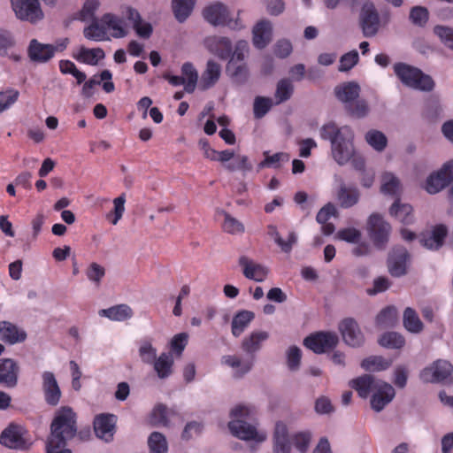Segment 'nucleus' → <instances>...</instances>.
Returning <instances> with one entry per match:
<instances>
[{"instance_id": "nucleus-35", "label": "nucleus", "mask_w": 453, "mask_h": 453, "mask_svg": "<svg viewBox=\"0 0 453 453\" xmlns=\"http://www.w3.org/2000/svg\"><path fill=\"white\" fill-rule=\"evenodd\" d=\"M337 198L342 207L349 208L358 202L359 193L357 188L342 184L338 189Z\"/></svg>"}, {"instance_id": "nucleus-43", "label": "nucleus", "mask_w": 453, "mask_h": 453, "mask_svg": "<svg viewBox=\"0 0 453 453\" xmlns=\"http://www.w3.org/2000/svg\"><path fill=\"white\" fill-rule=\"evenodd\" d=\"M379 343L388 349H402L405 344V340L399 333L387 332L381 335Z\"/></svg>"}, {"instance_id": "nucleus-17", "label": "nucleus", "mask_w": 453, "mask_h": 453, "mask_svg": "<svg viewBox=\"0 0 453 453\" xmlns=\"http://www.w3.org/2000/svg\"><path fill=\"white\" fill-rule=\"evenodd\" d=\"M22 426L11 424L1 434L0 443L10 449H26L27 441Z\"/></svg>"}, {"instance_id": "nucleus-12", "label": "nucleus", "mask_w": 453, "mask_h": 453, "mask_svg": "<svg viewBox=\"0 0 453 453\" xmlns=\"http://www.w3.org/2000/svg\"><path fill=\"white\" fill-rule=\"evenodd\" d=\"M338 329L342 334L343 342L353 348L361 346L365 342V336L357 322L347 318L339 323Z\"/></svg>"}, {"instance_id": "nucleus-58", "label": "nucleus", "mask_w": 453, "mask_h": 453, "mask_svg": "<svg viewBox=\"0 0 453 453\" xmlns=\"http://www.w3.org/2000/svg\"><path fill=\"white\" fill-rule=\"evenodd\" d=\"M273 101L269 97L257 96L254 100L253 112L256 119L263 118L271 109Z\"/></svg>"}, {"instance_id": "nucleus-64", "label": "nucleus", "mask_w": 453, "mask_h": 453, "mask_svg": "<svg viewBox=\"0 0 453 453\" xmlns=\"http://www.w3.org/2000/svg\"><path fill=\"white\" fill-rule=\"evenodd\" d=\"M359 57L357 50H351L341 57L339 71L347 72L355 66L358 62Z\"/></svg>"}, {"instance_id": "nucleus-4", "label": "nucleus", "mask_w": 453, "mask_h": 453, "mask_svg": "<svg viewBox=\"0 0 453 453\" xmlns=\"http://www.w3.org/2000/svg\"><path fill=\"white\" fill-rule=\"evenodd\" d=\"M77 432L76 415L68 406H64L56 411L50 426L49 437V453L55 448L65 446L66 441L74 437Z\"/></svg>"}, {"instance_id": "nucleus-1", "label": "nucleus", "mask_w": 453, "mask_h": 453, "mask_svg": "<svg viewBox=\"0 0 453 453\" xmlns=\"http://www.w3.org/2000/svg\"><path fill=\"white\" fill-rule=\"evenodd\" d=\"M320 136L324 140L330 141L333 157L340 165L351 161L356 170L365 172V158L356 153L354 133L349 127H339L336 124L330 122L321 127Z\"/></svg>"}, {"instance_id": "nucleus-36", "label": "nucleus", "mask_w": 453, "mask_h": 453, "mask_svg": "<svg viewBox=\"0 0 453 453\" xmlns=\"http://www.w3.org/2000/svg\"><path fill=\"white\" fill-rule=\"evenodd\" d=\"M390 214L403 224L412 223V207L408 203H401L396 200L390 207Z\"/></svg>"}, {"instance_id": "nucleus-22", "label": "nucleus", "mask_w": 453, "mask_h": 453, "mask_svg": "<svg viewBox=\"0 0 453 453\" xmlns=\"http://www.w3.org/2000/svg\"><path fill=\"white\" fill-rule=\"evenodd\" d=\"M27 332L10 321H0V341L9 345L21 343L27 339Z\"/></svg>"}, {"instance_id": "nucleus-9", "label": "nucleus", "mask_w": 453, "mask_h": 453, "mask_svg": "<svg viewBox=\"0 0 453 453\" xmlns=\"http://www.w3.org/2000/svg\"><path fill=\"white\" fill-rule=\"evenodd\" d=\"M203 15L206 21L214 26L223 25L234 29L241 27L238 19L234 20L231 19L226 6L221 3H216L207 6L204 8Z\"/></svg>"}, {"instance_id": "nucleus-29", "label": "nucleus", "mask_w": 453, "mask_h": 453, "mask_svg": "<svg viewBox=\"0 0 453 453\" xmlns=\"http://www.w3.org/2000/svg\"><path fill=\"white\" fill-rule=\"evenodd\" d=\"M221 73V67L219 64L214 60H209L206 64V68L203 71L201 78V87L203 89H208L213 87L219 80Z\"/></svg>"}, {"instance_id": "nucleus-5", "label": "nucleus", "mask_w": 453, "mask_h": 453, "mask_svg": "<svg viewBox=\"0 0 453 453\" xmlns=\"http://www.w3.org/2000/svg\"><path fill=\"white\" fill-rule=\"evenodd\" d=\"M394 72L402 83L407 87L422 91L434 89L433 79L415 66L399 62L394 65Z\"/></svg>"}, {"instance_id": "nucleus-63", "label": "nucleus", "mask_w": 453, "mask_h": 453, "mask_svg": "<svg viewBox=\"0 0 453 453\" xmlns=\"http://www.w3.org/2000/svg\"><path fill=\"white\" fill-rule=\"evenodd\" d=\"M188 342V334L187 333H180L175 334L170 341L171 350L178 356H180L185 349Z\"/></svg>"}, {"instance_id": "nucleus-55", "label": "nucleus", "mask_w": 453, "mask_h": 453, "mask_svg": "<svg viewBox=\"0 0 453 453\" xmlns=\"http://www.w3.org/2000/svg\"><path fill=\"white\" fill-rule=\"evenodd\" d=\"M84 36L91 41L100 42L106 39L105 27L100 26L96 19L84 28Z\"/></svg>"}, {"instance_id": "nucleus-34", "label": "nucleus", "mask_w": 453, "mask_h": 453, "mask_svg": "<svg viewBox=\"0 0 453 453\" xmlns=\"http://www.w3.org/2000/svg\"><path fill=\"white\" fill-rule=\"evenodd\" d=\"M254 318L255 314L250 311L244 310L238 312L232 320V334L235 337L240 336Z\"/></svg>"}, {"instance_id": "nucleus-49", "label": "nucleus", "mask_w": 453, "mask_h": 453, "mask_svg": "<svg viewBox=\"0 0 453 453\" xmlns=\"http://www.w3.org/2000/svg\"><path fill=\"white\" fill-rule=\"evenodd\" d=\"M333 218H338V211L334 204L328 203L319 210L316 219L323 226H334L332 222H328Z\"/></svg>"}, {"instance_id": "nucleus-15", "label": "nucleus", "mask_w": 453, "mask_h": 453, "mask_svg": "<svg viewBox=\"0 0 453 453\" xmlns=\"http://www.w3.org/2000/svg\"><path fill=\"white\" fill-rule=\"evenodd\" d=\"M335 237L349 243L357 244L352 253L357 256H365L369 253V247L363 241L361 232L357 228H339Z\"/></svg>"}, {"instance_id": "nucleus-47", "label": "nucleus", "mask_w": 453, "mask_h": 453, "mask_svg": "<svg viewBox=\"0 0 453 453\" xmlns=\"http://www.w3.org/2000/svg\"><path fill=\"white\" fill-rule=\"evenodd\" d=\"M365 141L377 151L384 150L388 144L386 135L382 132L374 129L365 134Z\"/></svg>"}, {"instance_id": "nucleus-42", "label": "nucleus", "mask_w": 453, "mask_h": 453, "mask_svg": "<svg viewBox=\"0 0 453 453\" xmlns=\"http://www.w3.org/2000/svg\"><path fill=\"white\" fill-rule=\"evenodd\" d=\"M403 326L405 329L412 334H418L423 330V323L417 312L408 307L403 312Z\"/></svg>"}, {"instance_id": "nucleus-3", "label": "nucleus", "mask_w": 453, "mask_h": 453, "mask_svg": "<svg viewBox=\"0 0 453 453\" xmlns=\"http://www.w3.org/2000/svg\"><path fill=\"white\" fill-rule=\"evenodd\" d=\"M255 414V409L249 405H236L231 410L228 422L230 433L236 438L242 441H255L263 442L266 440L267 434L264 431H258L255 425L246 422V418Z\"/></svg>"}, {"instance_id": "nucleus-31", "label": "nucleus", "mask_w": 453, "mask_h": 453, "mask_svg": "<svg viewBox=\"0 0 453 453\" xmlns=\"http://www.w3.org/2000/svg\"><path fill=\"white\" fill-rule=\"evenodd\" d=\"M360 87L356 82H347L334 89L336 97L344 104H348L359 96Z\"/></svg>"}, {"instance_id": "nucleus-21", "label": "nucleus", "mask_w": 453, "mask_h": 453, "mask_svg": "<svg viewBox=\"0 0 453 453\" xmlns=\"http://www.w3.org/2000/svg\"><path fill=\"white\" fill-rule=\"evenodd\" d=\"M273 453H291L288 428L283 421H277L273 434Z\"/></svg>"}, {"instance_id": "nucleus-41", "label": "nucleus", "mask_w": 453, "mask_h": 453, "mask_svg": "<svg viewBox=\"0 0 453 453\" xmlns=\"http://www.w3.org/2000/svg\"><path fill=\"white\" fill-rule=\"evenodd\" d=\"M210 50L221 59H227L232 55V42L226 37L214 39Z\"/></svg>"}, {"instance_id": "nucleus-19", "label": "nucleus", "mask_w": 453, "mask_h": 453, "mask_svg": "<svg viewBox=\"0 0 453 453\" xmlns=\"http://www.w3.org/2000/svg\"><path fill=\"white\" fill-rule=\"evenodd\" d=\"M117 418L112 414H100L95 418L94 430L96 436L105 441L113 438Z\"/></svg>"}, {"instance_id": "nucleus-24", "label": "nucleus", "mask_w": 453, "mask_h": 453, "mask_svg": "<svg viewBox=\"0 0 453 453\" xmlns=\"http://www.w3.org/2000/svg\"><path fill=\"white\" fill-rule=\"evenodd\" d=\"M19 366L12 358L0 359V384L7 388H14L18 384Z\"/></svg>"}, {"instance_id": "nucleus-8", "label": "nucleus", "mask_w": 453, "mask_h": 453, "mask_svg": "<svg viewBox=\"0 0 453 453\" xmlns=\"http://www.w3.org/2000/svg\"><path fill=\"white\" fill-rule=\"evenodd\" d=\"M12 8L20 20L35 23L43 18L38 0H11Z\"/></svg>"}, {"instance_id": "nucleus-6", "label": "nucleus", "mask_w": 453, "mask_h": 453, "mask_svg": "<svg viewBox=\"0 0 453 453\" xmlns=\"http://www.w3.org/2000/svg\"><path fill=\"white\" fill-rule=\"evenodd\" d=\"M447 228H422L418 233L412 232L409 228L401 229V236L407 242L416 239L425 248L437 250L442 246L447 236Z\"/></svg>"}, {"instance_id": "nucleus-59", "label": "nucleus", "mask_w": 453, "mask_h": 453, "mask_svg": "<svg viewBox=\"0 0 453 453\" xmlns=\"http://www.w3.org/2000/svg\"><path fill=\"white\" fill-rule=\"evenodd\" d=\"M19 92L14 88H9L0 92V113L9 109L17 102Z\"/></svg>"}, {"instance_id": "nucleus-56", "label": "nucleus", "mask_w": 453, "mask_h": 453, "mask_svg": "<svg viewBox=\"0 0 453 453\" xmlns=\"http://www.w3.org/2000/svg\"><path fill=\"white\" fill-rule=\"evenodd\" d=\"M85 274L90 282L98 287L105 275V268L93 262L87 267Z\"/></svg>"}, {"instance_id": "nucleus-38", "label": "nucleus", "mask_w": 453, "mask_h": 453, "mask_svg": "<svg viewBox=\"0 0 453 453\" xmlns=\"http://www.w3.org/2000/svg\"><path fill=\"white\" fill-rule=\"evenodd\" d=\"M173 418H179L177 414L165 405H157L151 413V421L157 425L169 426Z\"/></svg>"}, {"instance_id": "nucleus-26", "label": "nucleus", "mask_w": 453, "mask_h": 453, "mask_svg": "<svg viewBox=\"0 0 453 453\" xmlns=\"http://www.w3.org/2000/svg\"><path fill=\"white\" fill-rule=\"evenodd\" d=\"M270 237L283 252L288 253L296 242V234L290 228H273L268 233Z\"/></svg>"}, {"instance_id": "nucleus-50", "label": "nucleus", "mask_w": 453, "mask_h": 453, "mask_svg": "<svg viewBox=\"0 0 453 453\" xmlns=\"http://www.w3.org/2000/svg\"><path fill=\"white\" fill-rule=\"evenodd\" d=\"M181 73L183 77H187V82L185 84V90L188 93H193L198 79V73L194 65L186 62L182 65Z\"/></svg>"}, {"instance_id": "nucleus-53", "label": "nucleus", "mask_w": 453, "mask_h": 453, "mask_svg": "<svg viewBox=\"0 0 453 453\" xmlns=\"http://www.w3.org/2000/svg\"><path fill=\"white\" fill-rule=\"evenodd\" d=\"M287 366L292 372L299 370L302 360V350L297 346H290L286 350Z\"/></svg>"}, {"instance_id": "nucleus-25", "label": "nucleus", "mask_w": 453, "mask_h": 453, "mask_svg": "<svg viewBox=\"0 0 453 453\" xmlns=\"http://www.w3.org/2000/svg\"><path fill=\"white\" fill-rule=\"evenodd\" d=\"M253 44L257 49L265 48L272 41L273 27L267 19L258 21L252 30Z\"/></svg>"}, {"instance_id": "nucleus-30", "label": "nucleus", "mask_w": 453, "mask_h": 453, "mask_svg": "<svg viewBox=\"0 0 453 453\" xmlns=\"http://www.w3.org/2000/svg\"><path fill=\"white\" fill-rule=\"evenodd\" d=\"M99 315L114 321H124L132 318L133 311L127 304H118L108 309L100 310Z\"/></svg>"}, {"instance_id": "nucleus-48", "label": "nucleus", "mask_w": 453, "mask_h": 453, "mask_svg": "<svg viewBox=\"0 0 453 453\" xmlns=\"http://www.w3.org/2000/svg\"><path fill=\"white\" fill-rule=\"evenodd\" d=\"M138 353L140 358L145 364L151 365L157 358V350L150 340H143L140 342Z\"/></svg>"}, {"instance_id": "nucleus-60", "label": "nucleus", "mask_w": 453, "mask_h": 453, "mask_svg": "<svg viewBox=\"0 0 453 453\" xmlns=\"http://www.w3.org/2000/svg\"><path fill=\"white\" fill-rule=\"evenodd\" d=\"M125 194L120 195L113 200L114 209L113 211L108 215V219L112 225H116L121 219L125 211Z\"/></svg>"}, {"instance_id": "nucleus-33", "label": "nucleus", "mask_w": 453, "mask_h": 453, "mask_svg": "<svg viewBox=\"0 0 453 453\" xmlns=\"http://www.w3.org/2000/svg\"><path fill=\"white\" fill-rule=\"evenodd\" d=\"M173 357L169 353H161L153 362V367L159 379H166L173 373Z\"/></svg>"}, {"instance_id": "nucleus-39", "label": "nucleus", "mask_w": 453, "mask_h": 453, "mask_svg": "<svg viewBox=\"0 0 453 453\" xmlns=\"http://www.w3.org/2000/svg\"><path fill=\"white\" fill-rule=\"evenodd\" d=\"M196 0H173V11L179 22H184L191 14Z\"/></svg>"}, {"instance_id": "nucleus-13", "label": "nucleus", "mask_w": 453, "mask_h": 453, "mask_svg": "<svg viewBox=\"0 0 453 453\" xmlns=\"http://www.w3.org/2000/svg\"><path fill=\"white\" fill-rule=\"evenodd\" d=\"M42 389L45 402L56 406L61 398L62 393L56 376L52 372L44 371L42 373Z\"/></svg>"}, {"instance_id": "nucleus-51", "label": "nucleus", "mask_w": 453, "mask_h": 453, "mask_svg": "<svg viewBox=\"0 0 453 453\" xmlns=\"http://www.w3.org/2000/svg\"><path fill=\"white\" fill-rule=\"evenodd\" d=\"M265 158L258 164V168L273 167L279 168L281 162H288L290 158L289 155L285 152H277L269 155L267 151L264 153Z\"/></svg>"}, {"instance_id": "nucleus-11", "label": "nucleus", "mask_w": 453, "mask_h": 453, "mask_svg": "<svg viewBox=\"0 0 453 453\" xmlns=\"http://www.w3.org/2000/svg\"><path fill=\"white\" fill-rule=\"evenodd\" d=\"M338 342L337 334L332 332H319L306 337L303 341L304 346L317 354L324 353L334 348Z\"/></svg>"}, {"instance_id": "nucleus-40", "label": "nucleus", "mask_w": 453, "mask_h": 453, "mask_svg": "<svg viewBox=\"0 0 453 453\" xmlns=\"http://www.w3.org/2000/svg\"><path fill=\"white\" fill-rule=\"evenodd\" d=\"M313 434L310 430H302L291 435V441L297 451L306 453L312 440Z\"/></svg>"}, {"instance_id": "nucleus-20", "label": "nucleus", "mask_w": 453, "mask_h": 453, "mask_svg": "<svg viewBox=\"0 0 453 453\" xmlns=\"http://www.w3.org/2000/svg\"><path fill=\"white\" fill-rule=\"evenodd\" d=\"M221 365L230 367L234 377L242 378L251 371L254 357L242 358L236 355H225L221 357Z\"/></svg>"}, {"instance_id": "nucleus-27", "label": "nucleus", "mask_w": 453, "mask_h": 453, "mask_svg": "<svg viewBox=\"0 0 453 453\" xmlns=\"http://www.w3.org/2000/svg\"><path fill=\"white\" fill-rule=\"evenodd\" d=\"M269 338V334L265 331H253L242 342V349L248 354L253 355L258 351L262 343Z\"/></svg>"}, {"instance_id": "nucleus-14", "label": "nucleus", "mask_w": 453, "mask_h": 453, "mask_svg": "<svg viewBox=\"0 0 453 453\" xmlns=\"http://www.w3.org/2000/svg\"><path fill=\"white\" fill-rule=\"evenodd\" d=\"M360 25L365 37H372L378 32L379 15L372 3L364 4L360 13Z\"/></svg>"}, {"instance_id": "nucleus-62", "label": "nucleus", "mask_w": 453, "mask_h": 453, "mask_svg": "<svg viewBox=\"0 0 453 453\" xmlns=\"http://www.w3.org/2000/svg\"><path fill=\"white\" fill-rule=\"evenodd\" d=\"M434 32L446 47L453 50V28L445 26H435Z\"/></svg>"}, {"instance_id": "nucleus-28", "label": "nucleus", "mask_w": 453, "mask_h": 453, "mask_svg": "<svg viewBox=\"0 0 453 453\" xmlns=\"http://www.w3.org/2000/svg\"><path fill=\"white\" fill-rule=\"evenodd\" d=\"M102 22L109 30H111V35L115 38H123L127 35L125 21L111 13H106L102 17Z\"/></svg>"}, {"instance_id": "nucleus-37", "label": "nucleus", "mask_w": 453, "mask_h": 453, "mask_svg": "<svg viewBox=\"0 0 453 453\" xmlns=\"http://www.w3.org/2000/svg\"><path fill=\"white\" fill-rule=\"evenodd\" d=\"M398 318V312L395 306H387L383 308L376 316V325L380 328L393 326Z\"/></svg>"}, {"instance_id": "nucleus-32", "label": "nucleus", "mask_w": 453, "mask_h": 453, "mask_svg": "<svg viewBox=\"0 0 453 453\" xmlns=\"http://www.w3.org/2000/svg\"><path fill=\"white\" fill-rule=\"evenodd\" d=\"M105 57L104 51L102 48L88 49L81 47L79 53L73 58L81 62L90 65H96L98 61L104 59Z\"/></svg>"}, {"instance_id": "nucleus-2", "label": "nucleus", "mask_w": 453, "mask_h": 453, "mask_svg": "<svg viewBox=\"0 0 453 453\" xmlns=\"http://www.w3.org/2000/svg\"><path fill=\"white\" fill-rule=\"evenodd\" d=\"M360 397L366 398L371 394V407L373 411H381L395 395V388L388 382L365 374L349 381Z\"/></svg>"}, {"instance_id": "nucleus-52", "label": "nucleus", "mask_w": 453, "mask_h": 453, "mask_svg": "<svg viewBox=\"0 0 453 453\" xmlns=\"http://www.w3.org/2000/svg\"><path fill=\"white\" fill-rule=\"evenodd\" d=\"M380 191L385 195H396L399 188V180L391 173H385L381 179Z\"/></svg>"}, {"instance_id": "nucleus-57", "label": "nucleus", "mask_w": 453, "mask_h": 453, "mask_svg": "<svg viewBox=\"0 0 453 453\" xmlns=\"http://www.w3.org/2000/svg\"><path fill=\"white\" fill-rule=\"evenodd\" d=\"M429 19V12L426 8L422 6H414L410 12V20L418 27H425Z\"/></svg>"}, {"instance_id": "nucleus-16", "label": "nucleus", "mask_w": 453, "mask_h": 453, "mask_svg": "<svg viewBox=\"0 0 453 453\" xmlns=\"http://www.w3.org/2000/svg\"><path fill=\"white\" fill-rule=\"evenodd\" d=\"M58 47L53 44H45L36 39H32L27 47V56L32 62L46 63L54 58Z\"/></svg>"}, {"instance_id": "nucleus-7", "label": "nucleus", "mask_w": 453, "mask_h": 453, "mask_svg": "<svg viewBox=\"0 0 453 453\" xmlns=\"http://www.w3.org/2000/svg\"><path fill=\"white\" fill-rule=\"evenodd\" d=\"M453 365L445 359H437L421 370L420 380L425 383H441L452 374Z\"/></svg>"}, {"instance_id": "nucleus-44", "label": "nucleus", "mask_w": 453, "mask_h": 453, "mask_svg": "<svg viewBox=\"0 0 453 453\" xmlns=\"http://www.w3.org/2000/svg\"><path fill=\"white\" fill-rule=\"evenodd\" d=\"M294 86L290 80L282 79L279 81L274 94L276 104H281L288 101L293 95Z\"/></svg>"}, {"instance_id": "nucleus-46", "label": "nucleus", "mask_w": 453, "mask_h": 453, "mask_svg": "<svg viewBox=\"0 0 453 453\" xmlns=\"http://www.w3.org/2000/svg\"><path fill=\"white\" fill-rule=\"evenodd\" d=\"M150 453H167L168 444L165 435L158 432L152 433L148 439Z\"/></svg>"}, {"instance_id": "nucleus-61", "label": "nucleus", "mask_w": 453, "mask_h": 453, "mask_svg": "<svg viewBox=\"0 0 453 453\" xmlns=\"http://www.w3.org/2000/svg\"><path fill=\"white\" fill-rule=\"evenodd\" d=\"M16 42L12 34L4 28H0V56H7V51L14 47Z\"/></svg>"}, {"instance_id": "nucleus-45", "label": "nucleus", "mask_w": 453, "mask_h": 453, "mask_svg": "<svg viewBox=\"0 0 453 453\" xmlns=\"http://www.w3.org/2000/svg\"><path fill=\"white\" fill-rule=\"evenodd\" d=\"M390 366V362L380 356H373L364 359L361 367L368 372H380Z\"/></svg>"}, {"instance_id": "nucleus-10", "label": "nucleus", "mask_w": 453, "mask_h": 453, "mask_svg": "<svg viewBox=\"0 0 453 453\" xmlns=\"http://www.w3.org/2000/svg\"><path fill=\"white\" fill-rule=\"evenodd\" d=\"M453 181V159L446 162L441 168L428 176L426 190L429 194H436Z\"/></svg>"}, {"instance_id": "nucleus-23", "label": "nucleus", "mask_w": 453, "mask_h": 453, "mask_svg": "<svg viewBox=\"0 0 453 453\" xmlns=\"http://www.w3.org/2000/svg\"><path fill=\"white\" fill-rule=\"evenodd\" d=\"M410 256L403 248L394 250L388 258V271L392 276L401 277L407 273Z\"/></svg>"}, {"instance_id": "nucleus-54", "label": "nucleus", "mask_w": 453, "mask_h": 453, "mask_svg": "<svg viewBox=\"0 0 453 453\" xmlns=\"http://www.w3.org/2000/svg\"><path fill=\"white\" fill-rule=\"evenodd\" d=\"M345 110L353 118L361 119L368 114L369 107L367 103L361 100H354L345 105Z\"/></svg>"}, {"instance_id": "nucleus-18", "label": "nucleus", "mask_w": 453, "mask_h": 453, "mask_svg": "<svg viewBox=\"0 0 453 453\" xmlns=\"http://www.w3.org/2000/svg\"><path fill=\"white\" fill-rule=\"evenodd\" d=\"M238 263L242 269L243 275L249 280L262 282L269 274V269L266 266L255 262L246 256L240 257Z\"/></svg>"}]
</instances>
